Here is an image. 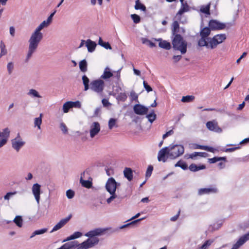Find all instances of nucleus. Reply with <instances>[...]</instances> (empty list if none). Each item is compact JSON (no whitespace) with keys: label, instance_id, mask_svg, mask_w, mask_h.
<instances>
[{"label":"nucleus","instance_id":"20e7f679","mask_svg":"<svg viewBox=\"0 0 249 249\" xmlns=\"http://www.w3.org/2000/svg\"><path fill=\"white\" fill-rule=\"evenodd\" d=\"M168 149L169 158L172 160H174L179 157L184 152V148L183 146L179 144L170 145L168 147Z\"/></svg>","mask_w":249,"mask_h":249},{"label":"nucleus","instance_id":"de8ad7c7","mask_svg":"<svg viewBox=\"0 0 249 249\" xmlns=\"http://www.w3.org/2000/svg\"><path fill=\"white\" fill-rule=\"evenodd\" d=\"M175 167H180L183 170H186L187 169V165L183 161H182L181 160L178 161L176 164Z\"/></svg>","mask_w":249,"mask_h":249},{"label":"nucleus","instance_id":"2eb2a0df","mask_svg":"<svg viewBox=\"0 0 249 249\" xmlns=\"http://www.w3.org/2000/svg\"><path fill=\"white\" fill-rule=\"evenodd\" d=\"M133 109L136 114L141 115L146 114L148 110L147 107L140 104L135 105Z\"/></svg>","mask_w":249,"mask_h":249},{"label":"nucleus","instance_id":"6e6d98bb","mask_svg":"<svg viewBox=\"0 0 249 249\" xmlns=\"http://www.w3.org/2000/svg\"><path fill=\"white\" fill-rule=\"evenodd\" d=\"M143 219H144L143 218H140V219L134 220V221H132V222H130L129 223H128L127 224H125V225H124L122 226L121 227V229L127 227L128 226H130V225H134V224H136V223H137L138 222H139V221L142 220Z\"/></svg>","mask_w":249,"mask_h":249},{"label":"nucleus","instance_id":"bf43d9fd","mask_svg":"<svg viewBox=\"0 0 249 249\" xmlns=\"http://www.w3.org/2000/svg\"><path fill=\"white\" fill-rule=\"evenodd\" d=\"M47 229H42L36 230V231H35L34 234H36V235L42 234H43V233H45L46 232H47Z\"/></svg>","mask_w":249,"mask_h":249},{"label":"nucleus","instance_id":"338daca9","mask_svg":"<svg viewBox=\"0 0 249 249\" xmlns=\"http://www.w3.org/2000/svg\"><path fill=\"white\" fill-rule=\"evenodd\" d=\"M9 32H10V35L12 37H14L15 36V28L13 26H11L10 27V28H9Z\"/></svg>","mask_w":249,"mask_h":249},{"label":"nucleus","instance_id":"680f3d73","mask_svg":"<svg viewBox=\"0 0 249 249\" xmlns=\"http://www.w3.org/2000/svg\"><path fill=\"white\" fill-rule=\"evenodd\" d=\"M7 140L6 139H4L0 136V148L3 147L5 145L7 142Z\"/></svg>","mask_w":249,"mask_h":249},{"label":"nucleus","instance_id":"b1692460","mask_svg":"<svg viewBox=\"0 0 249 249\" xmlns=\"http://www.w3.org/2000/svg\"><path fill=\"white\" fill-rule=\"evenodd\" d=\"M10 132L11 130L9 128H4L0 131V136L4 139H6L8 141L10 137Z\"/></svg>","mask_w":249,"mask_h":249},{"label":"nucleus","instance_id":"aec40b11","mask_svg":"<svg viewBox=\"0 0 249 249\" xmlns=\"http://www.w3.org/2000/svg\"><path fill=\"white\" fill-rule=\"evenodd\" d=\"M217 189L214 187H211L207 188H201L198 190V194L203 195L204 194H214L217 192Z\"/></svg>","mask_w":249,"mask_h":249},{"label":"nucleus","instance_id":"4d7b16f0","mask_svg":"<svg viewBox=\"0 0 249 249\" xmlns=\"http://www.w3.org/2000/svg\"><path fill=\"white\" fill-rule=\"evenodd\" d=\"M71 105L72 107L80 108L81 106V103L78 101L76 102H71Z\"/></svg>","mask_w":249,"mask_h":249},{"label":"nucleus","instance_id":"052dcab7","mask_svg":"<svg viewBox=\"0 0 249 249\" xmlns=\"http://www.w3.org/2000/svg\"><path fill=\"white\" fill-rule=\"evenodd\" d=\"M143 84L144 88H145V90H147V92L152 91V89L151 88V87L149 85H148L145 81H143Z\"/></svg>","mask_w":249,"mask_h":249},{"label":"nucleus","instance_id":"412c9836","mask_svg":"<svg viewBox=\"0 0 249 249\" xmlns=\"http://www.w3.org/2000/svg\"><path fill=\"white\" fill-rule=\"evenodd\" d=\"M113 76V73L112 72L110 69L109 67H107L104 69L103 73L101 76V78L104 80H107Z\"/></svg>","mask_w":249,"mask_h":249},{"label":"nucleus","instance_id":"e433bc0d","mask_svg":"<svg viewBox=\"0 0 249 249\" xmlns=\"http://www.w3.org/2000/svg\"><path fill=\"white\" fill-rule=\"evenodd\" d=\"M82 79L84 85V90L86 91L89 89V79L86 75H84L82 76Z\"/></svg>","mask_w":249,"mask_h":249},{"label":"nucleus","instance_id":"f03ea898","mask_svg":"<svg viewBox=\"0 0 249 249\" xmlns=\"http://www.w3.org/2000/svg\"><path fill=\"white\" fill-rule=\"evenodd\" d=\"M106 231L104 229L98 228L89 231L85 234V236L89 237V238L79 245H77L75 241L76 247H78V249H88L92 248L97 245L99 241V239L95 236L102 235Z\"/></svg>","mask_w":249,"mask_h":249},{"label":"nucleus","instance_id":"1a4fd4ad","mask_svg":"<svg viewBox=\"0 0 249 249\" xmlns=\"http://www.w3.org/2000/svg\"><path fill=\"white\" fill-rule=\"evenodd\" d=\"M209 26L212 30H220L226 27V24L214 19L209 21Z\"/></svg>","mask_w":249,"mask_h":249},{"label":"nucleus","instance_id":"864d4df0","mask_svg":"<svg viewBox=\"0 0 249 249\" xmlns=\"http://www.w3.org/2000/svg\"><path fill=\"white\" fill-rule=\"evenodd\" d=\"M213 241L208 240L206 241L203 245L200 248V249H207V248L212 244Z\"/></svg>","mask_w":249,"mask_h":249},{"label":"nucleus","instance_id":"c756f323","mask_svg":"<svg viewBox=\"0 0 249 249\" xmlns=\"http://www.w3.org/2000/svg\"><path fill=\"white\" fill-rule=\"evenodd\" d=\"M173 28L172 30V35L175 36L179 32V26L178 21H175L172 24Z\"/></svg>","mask_w":249,"mask_h":249},{"label":"nucleus","instance_id":"13d9d810","mask_svg":"<svg viewBox=\"0 0 249 249\" xmlns=\"http://www.w3.org/2000/svg\"><path fill=\"white\" fill-rule=\"evenodd\" d=\"M120 70H121L114 72L115 73H116V74L114 75V78L116 79L117 82H119L121 80Z\"/></svg>","mask_w":249,"mask_h":249},{"label":"nucleus","instance_id":"393cba45","mask_svg":"<svg viewBox=\"0 0 249 249\" xmlns=\"http://www.w3.org/2000/svg\"><path fill=\"white\" fill-rule=\"evenodd\" d=\"M198 45L199 46H205L207 48L210 49L209 38L201 37V38L198 41Z\"/></svg>","mask_w":249,"mask_h":249},{"label":"nucleus","instance_id":"7c9ffc66","mask_svg":"<svg viewBox=\"0 0 249 249\" xmlns=\"http://www.w3.org/2000/svg\"><path fill=\"white\" fill-rule=\"evenodd\" d=\"M27 94L33 98H40L41 96L39 94L38 92L34 89H31L29 90Z\"/></svg>","mask_w":249,"mask_h":249},{"label":"nucleus","instance_id":"09e8293b","mask_svg":"<svg viewBox=\"0 0 249 249\" xmlns=\"http://www.w3.org/2000/svg\"><path fill=\"white\" fill-rule=\"evenodd\" d=\"M141 40L143 44H147L149 45L150 47H154L155 46V43L152 42L150 40L146 38L142 37L141 38Z\"/></svg>","mask_w":249,"mask_h":249},{"label":"nucleus","instance_id":"8fccbe9b","mask_svg":"<svg viewBox=\"0 0 249 249\" xmlns=\"http://www.w3.org/2000/svg\"><path fill=\"white\" fill-rule=\"evenodd\" d=\"M153 170V167L152 165H149L147 169L146 174H145V178L146 179H147L148 178H149L151 176Z\"/></svg>","mask_w":249,"mask_h":249},{"label":"nucleus","instance_id":"f257e3e1","mask_svg":"<svg viewBox=\"0 0 249 249\" xmlns=\"http://www.w3.org/2000/svg\"><path fill=\"white\" fill-rule=\"evenodd\" d=\"M50 24L46 20L42 21L32 33L28 40L29 46L28 51L25 59V62L27 63L36 53L40 42L43 37V34L41 31L44 28H47Z\"/></svg>","mask_w":249,"mask_h":249},{"label":"nucleus","instance_id":"39448f33","mask_svg":"<svg viewBox=\"0 0 249 249\" xmlns=\"http://www.w3.org/2000/svg\"><path fill=\"white\" fill-rule=\"evenodd\" d=\"M226 39V36L224 34H218L213 37H209V47L211 49L216 48L217 45L222 43Z\"/></svg>","mask_w":249,"mask_h":249},{"label":"nucleus","instance_id":"0eeeda50","mask_svg":"<svg viewBox=\"0 0 249 249\" xmlns=\"http://www.w3.org/2000/svg\"><path fill=\"white\" fill-rule=\"evenodd\" d=\"M105 83L103 80L98 79L90 83V89L97 93L102 92L104 89Z\"/></svg>","mask_w":249,"mask_h":249},{"label":"nucleus","instance_id":"774afa93","mask_svg":"<svg viewBox=\"0 0 249 249\" xmlns=\"http://www.w3.org/2000/svg\"><path fill=\"white\" fill-rule=\"evenodd\" d=\"M204 150L213 153H214L215 151L216 150V149L213 147L208 146H205Z\"/></svg>","mask_w":249,"mask_h":249},{"label":"nucleus","instance_id":"4be33fe9","mask_svg":"<svg viewBox=\"0 0 249 249\" xmlns=\"http://www.w3.org/2000/svg\"><path fill=\"white\" fill-rule=\"evenodd\" d=\"M86 46L87 47L88 51L90 53H92L95 50L96 44L95 42L90 39H88L86 41Z\"/></svg>","mask_w":249,"mask_h":249},{"label":"nucleus","instance_id":"f704fd0d","mask_svg":"<svg viewBox=\"0 0 249 249\" xmlns=\"http://www.w3.org/2000/svg\"><path fill=\"white\" fill-rule=\"evenodd\" d=\"M42 113L40 114L39 117L36 118L34 121L35 126H37L39 129H40V125L42 123Z\"/></svg>","mask_w":249,"mask_h":249},{"label":"nucleus","instance_id":"9d476101","mask_svg":"<svg viewBox=\"0 0 249 249\" xmlns=\"http://www.w3.org/2000/svg\"><path fill=\"white\" fill-rule=\"evenodd\" d=\"M207 128L210 131L217 133H221L222 129L218 126V123L215 120L208 121L206 124Z\"/></svg>","mask_w":249,"mask_h":249},{"label":"nucleus","instance_id":"7ed1b4c3","mask_svg":"<svg viewBox=\"0 0 249 249\" xmlns=\"http://www.w3.org/2000/svg\"><path fill=\"white\" fill-rule=\"evenodd\" d=\"M174 36L172 40L173 49L180 52L181 54H185L187 52V42L179 34H176Z\"/></svg>","mask_w":249,"mask_h":249},{"label":"nucleus","instance_id":"5701e85b","mask_svg":"<svg viewBox=\"0 0 249 249\" xmlns=\"http://www.w3.org/2000/svg\"><path fill=\"white\" fill-rule=\"evenodd\" d=\"M124 175L128 181H131L133 179V171L130 168H125L124 170Z\"/></svg>","mask_w":249,"mask_h":249},{"label":"nucleus","instance_id":"ea45409f","mask_svg":"<svg viewBox=\"0 0 249 249\" xmlns=\"http://www.w3.org/2000/svg\"><path fill=\"white\" fill-rule=\"evenodd\" d=\"M17 194V191L14 192H8L6 194L5 196H3V198L5 200L7 201L8 202L9 200L15 195Z\"/></svg>","mask_w":249,"mask_h":249},{"label":"nucleus","instance_id":"a18cd8bd","mask_svg":"<svg viewBox=\"0 0 249 249\" xmlns=\"http://www.w3.org/2000/svg\"><path fill=\"white\" fill-rule=\"evenodd\" d=\"M117 120L114 118H111L108 121V128L109 129H112L113 127L117 126L116 125Z\"/></svg>","mask_w":249,"mask_h":249},{"label":"nucleus","instance_id":"9b49d317","mask_svg":"<svg viewBox=\"0 0 249 249\" xmlns=\"http://www.w3.org/2000/svg\"><path fill=\"white\" fill-rule=\"evenodd\" d=\"M32 192L38 204L40 203L41 186L38 183L34 184L32 187Z\"/></svg>","mask_w":249,"mask_h":249},{"label":"nucleus","instance_id":"a211bd4d","mask_svg":"<svg viewBox=\"0 0 249 249\" xmlns=\"http://www.w3.org/2000/svg\"><path fill=\"white\" fill-rule=\"evenodd\" d=\"M85 172H84L81 174L80 182L82 186L87 188H90L91 187L92 185V179L89 178V180H84L83 178H85Z\"/></svg>","mask_w":249,"mask_h":249},{"label":"nucleus","instance_id":"ddd939ff","mask_svg":"<svg viewBox=\"0 0 249 249\" xmlns=\"http://www.w3.org/2000/svg\"><path fill=\"white\" fill-rule=\"evenodd\" d=\"M168 157V147H164L160 149L158 154V159L159 161L165 162L167 161Z\"/></svg>","mask_w":249,"mask_h":249},{"label":"nucleus","instance_id":"3c124183","mask_svg":"<svg viewBox=\"0 0 249 249\" xmlns=\"http://www.w3.org/2000/svg\"><path fill=\"white\" fill-rule=\"evenodd\" d=\"M131 18L133 19V22L136 24L139 23L141 21L140 17L137 14L131 15Z\"/></svg>","mask_w":249,"mask_h":249},{"label":"nucleus","instance_id":"473e14b6","mask_svg":"<svg viewBox=\"0 0 249 249\" xmlns=\"http://www.w3.org/2000/svg\"><path fill=\"white\" fill-rule=\"evenodd\" d=\"M210 5L211 3H209L208 4L206 5H202L200 7V11L201 12L210 15Z\"/></svg>","mask_w":249,"mask_h":249},{"label":"nucleus","instance_id":"a19ab883","mask_svg":"<svg viewBox=\"0 0 249 249\" xmlns=\"http://www.w3.org/2000/svg\"><path fill=\"white\" fill-rule=\"evenodd\" d=\"M0 56H2L6 55L7 53V51L5 48V45L2 41H0Z\"/></svg>","mask_w":249,"mask_h":249},{"label":"nucleus","instance_id":"0e129e2a","mask_svg":"<svg viewBox=\"0 0 249 249\" xmlns=\"http://www.w3.org/2000/svg\"><path fill=\"white\" fill-rule=\"evenodd\" d=\"M101 46L104 47L106 49H109V50L112 49V48L108 42H104V43L103 44V45L101 44Z\"/></svg>","mask_w":249,"mask_h":249},{"label":"nucleus","instance_id":"5fc2aeb1","mask_svg":"<svg viewBox=\"0 0 249 249\" xmlns=\"http://www.w3.org/2000/svg\"><path fill=\"white\" fill-rule=\"evenodd\" d=\"M60 128L64 134L68 133V128L66 124L64 123H61L60 124Z\"/></svg>","mask_w":249,"mask_h":249},{"label":"nucleus","instance_id":"6ab92c4d","mask_svg":"<svg viewBox=\"0 0 249 249\" xmlns=\"http://www.w3.org/2000/svg\"><path fill=\"white\" fill-rule=\"evenodd\" d=\"M155 41L159 42V46L160 47L169 50L171 48V45L170 42L166 40H163L161 38H153Z\"/></svg>","mask_w":249,"mask_h":249},{"label":"nucleus","instance_id":"bb28decb","mask_svg":"<svg viewBox=\"0 0 249 249\" xmlns=\"http://www.w3.org/2000/svg\"><path fill=\"white\" fill-rule=\"evenodd\" d=\"M206 167L204 165L197 166L196 164L193 163L191 164L189 167L190 170L192 172H196L200 170L204 169Z\"/></svg>","mask_w":249,"mask_h":249},{"label":"nucleus","instance_id":"cd10ccee","mask_svg":"<svg viewBox=\"0 0 249 249\" xmlns=\"http://www.w3.org/2000/svg\"><path fill=\"white\" fill-rule=\"evenodd\" d=\"M79 65V69L82 72H85L87 71L88 64L85 59H83L80 61Z\"/></svg>","mask_w":249,"mask_h":249},{"label":"nucleus","instance_id":"6e6552de","mask_svg":"<svg viewBox=\"0 0 249 249\" xmlns=\"http://www.w3.org/2000/svg\"><path fill=\"white\" fill-rule=\"evenodd\" d=\"M120 185V183H117L114 178H110L106 182V189L109 193H113Z\"/></svg>","mask_w":249,"mask_h":249},{"label":"nucleus","instance_id":"58836bf2","mask_svg":"<svg viewBox=\"0 0 249 249\" xmlns=\"http://www.w3.org/2000/svg\"><path fill=\"white\" fill-rule=\"evenodd\" d=\"M127 95L125 92H121L118 94L116 99L120 101L124 102L126 100Z\"/></svg>","mask_w":249,"mask_h":249},{"label":"nucleus","instance_id":"423d86ee","mask_svg":"<svg viewBox=\"0 0 249 249\" xmlns=\"http://www.w3.org/2000/svg\"><path fill=\"white\" fill-rule=\"evenodd\" d=\"M25 142L22 138L18 134L17 136L11 140V144L12 148L17 152H18L20 149L24 145Z\"/></svg>","mask_w":249,"mask_h":249},{"label":"nucleus","instance_id":"dca6fc26","mask_svg":"<svg viewBox=\"0 0 249 249\" xmlns=\"http://www.w3.org/2000/svg\"><path fill=\"white\" fill-rule=\"evenodd\" d=\"M181 6L176 14V18L180 21L181 15L185 12H188L189 10V6L186 2L184 1L181 2Z\"/></svg>","mask_w":249,"mask_h":249},{"label":"nucleus","instance_id":"c85d7f7f","mask_svg":"<svg viewBox=\"0 0 249 249\" xmlns=\"http://www.w3.org/2000/svg\"><path fill=\"white\" fill-rule=\"evenodd\" d=\"M15 63L12 61L9 62L6 66L8 74L11 75L12 74L15 69Z\"/></svg>","mask_w":249,"mask_h":249},{"label":"nucleus","instance_id":"c03bdc74","mask_svg":"<svg viewBox=\"0 0 249 249\" xmlns=\"http://www.w3.org/2000/svg\"><path fill=\"white\" fill-rule=\"evenodd\" d=\"M71 108H72V106L71 105V101L66 102L63 106V112L64 113H67Z\"/></svg>","mask_w":249,"mask_h":249},{"label":"nucleus","instance_id":"49530a36","mask_svg":"<svg viewBox=\"0 0 249 249\" xmlns=\"http://www.w3.org/2000/svg\"><path fill=\"white\" fill-rule=\"evenodd\" d=\"M130 98L131 101H135L138 102V95L134 90L130 91Z\"/></svg>","mask_w":249,"mask_h":249},{"label":"nucleus","instance_id":"603ef678","mask_svg":"<svg viewBox=\"0 0 249 249\" xmlns=\"http://www.w3.org/2000/svg\"><path fill=\"white\" fill-rule=\"evenodd\" d=\"M66 195L68 198L71 199L74 197L75 193L74 191L69 189L66 191Z\"/></svg>","mask_w":249,"mask_h":249},{"label":"nucleus","instance_id":"79ce46f5","mask_svg":"<svg viewBox=\"0 0 249 249\" xmlns=\"http://www.w3.org/2000/svg\"><path fill=\"white\" fill-rule=\"evenodd\" d=\"M226 160V157H214L208 159L209 162L211 163H214L220 160Z\"/></svg>","mask_w":249,"mask_h":249},{"label":"nucleus","instance_id":"2f4dec72","mask_svg":"<svg viewBox=\"0 0 249 249\" xmlns=\"http://www.w3.org/2000/svg\"><path fill=\"white\" fill-rule=\"evenodd\" d=\"M82 235V233L79 231L75 232L73 234L68 237L66 239L64 240L63 242L69 241L71 240L74 239L81 237Z\"/></svg>","mask_w":249,"mask_h":249},{"label":"nucleus","instance_id":"f8f14e48","mask_svg":"<svg viewBox=\"0 0 249 249\" xmlns=\"http://www.w3.org/2000/svg\"><path fill=\"white\" fill-rule=\"evenodd\" d=\"M100 130V124L97 122H93L90 126L89 134L90 138H93L99 133Z\"/></svg>","mask_w":249,"mask_h":249},{"label":"nucleus","instance_id":"c9c22d12","mask_svg":"<svg viewBox=\"0 0 249 249\" xmlns=\"http://www.w3.org/2000/svg\"><path fill=\"white\" fill-rule=\"evenodd\" d=\"M195 97L193 95H187L183 96L181 101L183 103H189L193 102L195 100Z\"/></svg>","mask_w":249,"mask_h":249},{"label":"nucleus","instance_id":"e2e57ef3","mask_svg":"<svg viewBox=\"0 0 249 249\" xmlns=\"http://www.w3.org/2000/svg\"><path fill=\"white\" fill-rule=\"evenodd\" d=\"M103 105L105 107H107L109 106H111V104L108 102L107 99H103L102 101Z\"/></svg>","mask_w":249,"mask_h":249},{"label":"nucleus","instance_id":"4468645a","mask_svg":"<svg viewBox=\"0 0 249 249\" xmlns=\"http://www.w3.org/2000/svg\"><path fill=\"white\" fill-rule=\"evenodd\" d=\"M249 240V232L241 236L234 244L231 249H238L246 242Z\"/></svg>","mask_w":249,"mask_h":249},{"label":"nucleus","instance_id":"f3484780","mask_svg":"<svg viewBox=\"0 0 249 249\" xmlns=\"http://www.w3.org/2000/svg\"><path fill=\"white\" fill-rule=\"evenodd\" d=\"M71 215L61 219L57 224H56L51 231V232L56 231L62 228L71 219Z\"/></svg>","mask_w":249,"mask_h":249},{"label":"nucleus","instance_id":"72a5a7b5","mask_svg":"<svg viewBox=\"0 0 249 249\" xmlns=\"http://www.w3.org/2000/svg\"><path fill=\"white\" fill-rule=\"evenodd\" d=\"M135 9L136 10L140 9L143 11H145L146 10L145 6L140 2V0H137L135 1Z\"/></svg>","mask_w":249,"mask_h":249},{"label":"nucleus","instance_id":"4c0bfd02","mask_svg":"<svg viewBox=\"0 0 249 249\" xmlns=\"http://www.w3.org/2000/svg\"><path fill=\"white\" fill-rule=\"evenodd\" d=\"M14 222L18 227H22L23 219L21 216H16L14 219Z\"/></svg>","mask_w":249,"mask_h":249},{"label":"nucleus","instance_id":"69168bd1","mask_svg":"<svg viewBox=\"0 0 249 249\" xmlns=\"http://www.w3.org/2000/svg\"><path fill=\"white\" fill-rule=\"evenodd\" d=\"M173 133H174V131L172 130H171L168 131L165 134L163 135V136H162L163 139H165L166 137L172 135Z\"/></svg>","mask_w":249,"mask_h":249},{"label":"nucleus","instance_id":"a878e982","mask_svg":"<svg viewBox=\"0 0 249 249\" xmlns=\"http://www.w3.org/2000/svg\"><path fill=\"white\" fill-rule=\"evenodd\" d=\"M211 30V29L210 27H205L203 28L200 32V36L202 37L209 38V37H208V36L210 35Z\"/></svg>","mask_w":249,"mask_h":249},{"label":"nucleus","instance_id":"37998d69","mask_svg":"<svg viewBox=\"0 0 249 249\" xmlns=\"http://www.w3.org/2000/svg\"><path fill=\"white\" fill-rule=\"evenodd\" d=\"M146 117L148 119V121L151 123H152L156 120L157 115L153 111L152 113H150L149 114H147Z\"/></svg>","mask_w":249,"mask_h":249}]
</instances>
